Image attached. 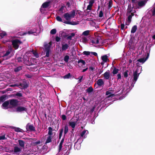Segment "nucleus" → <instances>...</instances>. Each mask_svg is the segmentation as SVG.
<instances>
[{"label": "nucleus", "instance_id": "1", "mask_svg": "<svg viewBox=\"0 0 155 155\" xmlns=\"http://www.w3.org/2000/svg\"><path fill=\"white\" fill-rule=\"evenodd\" d=\"M75 15V12L74 10L70 12L65 13L63 15L62 18H64L66 21L64 22V23L69 24L76 25V23H72L70 21L71 19L74 17Z\"/></svg>", "mask_w": 155, "mask_h": 155}, {"label": "nucleus", "instance_id": "2", "mask_svg": "<svg viewBox=\"0 0 155 155\" xmlns=\"http://www.w3.org/2000/svg\"><path fill=\"white\" fill-rule=\"evenodd\" d=\"M53 1L52 0H48L46 2L43 3L41 6L40 10H41V8H50L52 5Z\"/></svg>", "mask_w": 155, "mask_h": 155}, {"label": "nucleus", "instance_id": "3", "mask_svg": "<svg viewBox=\"0 0 155 155\" xmlns=\"http://www.w3.org/2000/svg\"><path fill=\"white\" fill-rule=\"evenodd\" d=\"M12 43L13 47L15 49H17L19 45L22 43L21 41L17 39L13 40Z\"/></svg>", "mask_w": 155, "mask_h": 155}, {"label": "nucleus", "instance_id": "4", "mask_svg": "<svg viewBox=\"0 0 155 155\" xmlns=\"http://www.w3.org/2000/svg\"><path fill=\"white\" fill-rule=\"evenodd\" d=\"M147 1V0H144V1L139 2L137 3V6L135 7L134 6L135 4H134V5H133V7L134 9L140 8L139 7H142L145 5Z\"/></svg>", "mask_w": 155, "mask_h": 155}, {"label": "nucleus", "instance_id": "5", "mask_svg": "<svg viewBox=\"0 0 155 155\" xmlns=\"http://www.w3.org/2000/svg\"><path fill=\"white\" fill-rule=\"evenodd\" d=\"M133 10H130V12H127V14H128L129 13H130V14L129 15L127 19L126 22V25H129L131 22V19L132 16L134 15L133 12Z\"/></svg>", "mask_w": 155, "mask_h": 155}, {"label": "nucleus", "instance_id": "6", "mask_svg": "<svg viewBox=\"0 0 155 155\" xmlns=\"http://www.w3.org/2000/svg\"><path fill=\"white\" fill-rule=\"evenodd\" d=\"M27 110V108L26 107L18 106L15 109V111L18 112H23L24 111L26 112Z\"/></svg>", "mask_w": 155, "mask_h": 155}, {"label": "nucleus", "instance_id": "7", "mask_svg": "<svg viewBox=\"0 0 155 155\" xmlns=\"http://www.w3.org/2000/svg\"><path fill=\"white\" fill-rule=\"evenodd\" d=\"M11 105L12 107H14L18 105H20L19 104V102L16 100H10V105Z\"/></svg>", "mask_w": 155, "mask_h": 155}, {"label": "nucleus", "instance_id": "8", "mask_svg": "<svg viewBox=\"0 0 155 155\" xmlns=\"http://www.w3.org/2000/svg\"><path fill=\"white\" fill-rule=\"evenodd\" d=\"M49 44H46L45 45V51H46V56L48 57L49 56V51L50 48V45Z\"/></svg>", "mask_w": 155, "mask_h": 155}, {"label": "nucleus", "instance_id": "9", "mask_svg": "<svg viewBox=\"0 0 155 155\" xmlns=\"http://www.w3.org/2000/svg\"><path fill=\"white\" fill-rule=\"evenodd\" d=\"M83 54L86 56L90 55L91 54H92L95 56H97V54L96 52L88 51H84L83 52Z\"/></svg>", "mask_w": 155, "mask_h": 155}, {"label": "nucleus", "instance_id": "10", "mask_svg": "<svg viewBox=\"0 0 155 155\" xmlns=\"http://www.w3.org/2000/svg\"><path fill=\"white\" fill-rule=\"evenodd\" d=\"M89 5L87 6L86 10H91L93 4L94 3L95 0H89Z\"/></svg>", "mask_w": 155, "mask_h": 155}, {"label": "nucleus", "instance_id": "11", "mask_svg": "<svg viewBox=\"0 0 155 155\" xmlns=\"http://www.w3.org/2000/svg\"><path fill=\"white\" fill-rule=\"evenodd\" d=\"M110 72L109 71H108L105 72L104 74V78L106 79H108L110 78Z\"/></svg>", "mask_w": 155, "mask_h": 155}, {"label": "nucleus", "instance_id": "12", "mask_svg": "<svg viewBox=\"0 0 155 155\" xmlns=\"http://www.w3.org/2000/svg\"><path fill=\"white\" fill-rule=\"evenodd\" d=\"M9 103L8 101H5L4 102L2 105V106L3 107V109H7L8 108V106L9 104Z\"/></svg>", "mask_w": 155, "mask_h": 155}, {"label": "nucleus", "instance_id": "13", "mask_svg": "<svg viewBox=\"0 0 155 155\" xmlns=\"http://www.w3.org/2000/svg\"><path fill=\"white\" fill-rule=\"evenodd\" d=\"M101 59L104 62H107L109 61V60L107 56L106 55H104L101 57Z\"/></svg>", "mask_w": 155, "mask_h": 155}, {"label": "nucleus", "instance_id": "14", "mask_svg": "<svg viewBox=\"0 0 155 155\" xmlns=\"http://www.w3.org/2000/svg\"><path fill=\"white\" fill-rule=\"evenodd\" d=\"M78 120V119H77L76 120L73 121H71L69 123V125L73 128H74L75 127L76 123Z\"/></svg>", "mask_w": 155, "mask_h": 155}, {"label": "nucleus", "instance_id": "15", "mask_svg": "<svg viewBox=\"0 0 155 155\" xmlns=\"http://www.w3.org/2000/svg\"><path fill=\"white\" fill-rule=\"evenodd\" d=\"M134 80L136 82L139 76V74L137 73V71L136 70L133 73Z\"/></svg>", "mask_w": 155, "mask_h": 155}, {"label": "nucleus", "instance_id": "16", "mask_svg": "<svg viewBox=\"0 0 155 155\" xmlns=\"http://www.w3.org/2000/svg\"><path fill=\"white\" fill-rule=\"evenodd\" d=\"M26 129L28 130H29L31 131L35 130V128L32 125L28 124L26 126Z\"/></svg>", "mask_w": 155, "mask_h": 155}, {"label": "nucleus", "instance_id": "17", "mask_svg": "<svg viewBox=\"0 0 155 155\" xmlns=\"http://www.w3.org/2000/svg\"><path fill=\"white\" fill-rule=\"evenodd\" d=\"M8 98L6 95H4L0 97V102L4 101Z\"/></svg>", "mask_w": 155, "mask_h": 155}, {"label": "nucleus", "instance_id": "18", "mask_svg": "<svg viewBox=\"0 0 155 155\" xmlns=\"http://www.w3.org/2000/svg\"><path fill=\"white\" fill-rule=\"evenodd\" d=\"M52 138V136L48 135L47 137L45 143H47L51 142V141Z\"/></svg>", "mask_w": 155, "mask_h": 155}, {"label": "nucleus", "instance_id": "19", "mask_svg": "<svg viewBox=\"0 0 155 155\" xmlns=\"http://www.w3.org/2000/svg\"><path fill=\"white\" fill-rule=\"evenodd\" d=\"M10 128L14 129L15 130L16 132H23V130L19 128H16L15 127L10 126Z\"/></svg>", "mask_w": 155, "mask_h": 155}, {"label": "nucleus", "instance_id": "20", "mask_svg": "<svg viewBox=\"0 0 155 155\" xmlns=\"http://www.w3.org/2000/svg\"><path fill=\"white\" fill-rule=\"evenodd\" d=\"M91 42L92 43L97 45L99 44V41L98 38H95L91 40Z\"/></svg>", "mask_w": 155, "mask_h": 155}, {"label": "nucleus", "instance_id": "21", "mask_svg": "<svg viewBox=\"0 0 155 155\" xmlns=\"http://www.w3.org/2000/svg\"><path fill=\"white\" fill-rule=\"evenodd\" d=\"M69 47V45L68 44H62V49L63 51L65 50L68 49Z\"/></svg>", "mask_w": 155, "mask_h": 155}, {"label": "nucleus", "instance_id": "22", "mask_svg": "<svg viewBox=\"0 0 155 155\" xmlns=\"http://www.w3.org/2000/svg\"><path fill=\"white\" fill-rule=\"evenodd\" d=\"M97 83L98 85L101 86L104 84V82L103 80L102 79H100L97 80Z\"/></svg>", "mask_w": 155, "mask_h": 155}, {"label": "nucleus", "instance_id": "23", "mask_svg": "<svg viewBox=\"0 0 155 155\" xmlns=\"http://www.w3.org/2000/svg\"><path fill=\"white\" fill-rule=\"evenodd\" d=\"M48 135H51L52 136V135H53V133H52V132L53 131V129L51 127H49L48 128Z\"/></svg>", "mask_w": 155, "mask_h": 155}, {"label": "nucleus", "instance_id": "24", "mask_svg": "<svg viewBox=\"0 0 155 155\" xmlns=\"http://www.w3.org/2000/svg\"><path fill=\"white\" fill-rule=\"evenodd\" d=\"M106 95H108L107 97L108 98L114 97V94H112V93L109 92V91H107L106 92Z\"/></svg>", "mask_w": 155, "mask_h": 155}, {"label": "nucleus", "instance_id": "25", "mask_svg": "<svg viewBox=\"0 0 155 155\" xmlns=\"http://www.w3.org/2000/svg\"><path fill=\"white\" fill-rule=\"evenodd\" d=\"M88 133V132L87 130H84L82 132L81 134V137H85V134H87Z\"/></svg>", "mask_w": 155, "mask_h": 155}, {"label": "nucleus", "instance_id": "26", "mask_svg": "<svg viewBox=\"0 0 155 155\" xmlns=\"http://www.w3.org/2000/svg\"><path fill=\"white\" fill-rule=\"evenodd\" d=\"M64 139H63L61 140V141L59 145V151H60L62 148V146L63 145V143L64 142Z\"/></svg>", "mask_w": 155, "mask_h": 155}, {"label": "nucleus", "instance_id": "27", "mask_svg": "<svg viewBox=\"0 0 155 155\" xmlns=\"http://www.w3.org/2000/svg\"><path fill=\"white\" fill-rule=\"evenodd\" d=\"M137 29V26L136 25H134L132 28L131 30L132 33H135Z\"/></svg>", "mask_w": 155, "mask_h": 155}, {"label": "nucleus", "instance_id": "28", "mask_svg": "<svg viewBox=\"0 0 155 155\" xmlns=\"http://www.w3.org/2000/svg\"><path fill=\"white\" fill-rule=\"evenodd\" d=\"M90 31L87 30L83 32L82 34V35L87 36L89 35Z\"/></svg>", "mask_w": 155, "mask_h": 155}, {"label": "nucleus", "instance_id": "29", "mask_svg": "<svg viewBox=\"0 0 155 155\" xmlns=\"http://www.w3.org/2000/svg\"><path fill=\"white\" fill-rule=\"evenodd\" d=\"M21 150L20 148L17 147H15L14 148V152L16 153H17L20 152Z\"/></svg>", "mask_w": 155, "mask_h": 155}, {"label": "nucleus", "instance_id": "30", "mask_svg": "<svg viewBox=\"0 0 155 155\" xmlns=\"http://www.w3.org/2000/svg\"><path fill=\"white\" fill-rule=\"evenodd\" d=\"M146 60V59H145L144 58H141L137 60V61L140 63H143Z\"/></svg>", "mask_w": 155, "mask_h": 155}, {"label": "nucleus", "instance_id": "31", "mask_svg": "<svg viewBox=\"0 0 155 155\" xmlns=\"http://www.w3.org/2000/svg\"><path fill=\"white\" fill-rule=\"evenodd\" d=\"M18 143L19 145L21 147H23L24 145V142L21 140H19Z\"/></svg>", "mask_w": 155, "mask_h": 155}, {"label": "nucleus", "instance_id": "32", "mask_svg": "<svg viewBox=\"0 0 155 155\" xmlns=\"http://www.w3.org/2000/svg\"><path fill=\"white\" fill-rule=\"evenodd\" d=\"M75 35V34L74 33H72L70 35L68 36L67 37V39L69 40H71L72 38L74 37Z\"/></svg>", "mask_w": 155, "mask_h": 155}, {"label": "nucleus", "instance_id": "33", "mask_svg": "<svg viewBox=\"0 0 155 155\" xmlns=\"http://www.w3.org/2000/svg\"><path fill=\"white\" fill-rule=\"evenodd\" d=\"M112 1H110L108 2V9H110V8L112 7Z\"/></svg>", "mask_w": 155, "mask_h": 155}, {"label": "nucleus", "instance_id": "34", "mask_svg": "<svg viewBox=\"0 0 155 155\" xmlns=\"http://www.w3.org/2000/svg\"><path fill=\"white\" fill-rule=\"evenodd\" d=\"M0 35L2 38H3L6 35V33L5 32L2 31L0 33Z\"/></svg>", "mask_w": 155, "mask_h": 155}, {"label": "nucleus", "instance_id": "35", "mask_svg": "<svg viewBox=\"0 0 155 155\" xmlns=\"http://www.w3.org/2000/svg\"><path fill=\"white\" fill-rule=\"evenodd\" d=\"M69 57L68 55H66L65 56L64 58V60L66 62H68V60L69 59Z\"/></svg>", "mask_w": 155, "mask_h": 155}, {"label": "nucleus", "instance_id": "36", "mask_svg": "<svg viewBox=\"0 0 155 155\" xmlns=\"http://www.w3.org/2000/svg\"><path fill=\"white\" fill-rule=\"evenodd\" d=\"M119 70L117 69L114 68L113 71V73L114 74H115L117 73Z\"/></svg>", "mask_w": 155, "mask_h": 155}, {"label": "nucleus", "instance_id": "37", "mask_svg": "<svg viewBox=\"0 0 155 155\" xmlns=\"http://www.w3.org/2000/svg\"><path fill=\"white\" fill-rule=\"evenodd\" d=\"M78 63H81L82 64L83 66H85V62L82 60H80L78 61Z\"/></svg>", "mask_w": 155, "mask_h": 155}, {"label": "nucleus", "instance_id": "38", "mask_svg": "<svg viewBox=\"0 0 155 155\" xmlns=\"http://www.w3.org/2000/svg\"><path fill=\"white\" fill-rule=\"evenodd\" d=\"M64 11V10H58L57 12L59 15H62L63 13H65V12L63 11Z\"/></svg>", "mask_w": 155, "mask_h": 155}, {"label": "nucleus", "instance_id": "39", "mask_svg": "<svg viewBox=\"0 0 155 155\" xmlns=\"http://www.w3.org/2000/svg\"><path fill=\"white\" fill-rule=\"evenodd\" d=\"M68 127L67 126H66L65 127L64 130V134H66L68 131Z\"/></svg>", "mask_w": 155, "mask_h": 155}, {"label": "nucleus", "instance_id": "40", "mask_svg": "<svg viewBox=\"0 0 155 155\" xmlns=\"http://www.w3.org/2000/svg\"><path fill=\"white\" fill-rule=\"evenodd\" d=\"M56 32V30L55 29H53L51 30V31H50V33L51 34H55Z\"/></svg>", "mask_w": 155, "mask_h": 155}, {"label": "nucleus", "instance_id": "41", "mask_svg": "<svg viewBox=\"0 0 155 155\" xmlns=\"http://www.w3.org/2000/svg\"><path fill=\"white\" fill-rule=\"evenodd\" d=\"M71 77V74L68 73V74L65 75L64 76V78L65 79L69 78Z\"/></svg>", "mask_w": 155, "mask_h": 155}, {"label": "nucleus", "instance_id": "42", "mask_svg": "<svg viewBox=\"0 0 155 155\" xmlns=\"http://www.w3.org/2000/svg\"><path fill=\"white\" fill-rule=\"evenodd\" d=\"M21 86L22 87V88H25L28 87V85L26 84H21Z\"/></svg>", "mask_w": 155, "mask_h": 155}, {"label": "nucleus", "instance_id": "43", "mask_svg": "<svg viewBox=\"0 0 155 155\" xmlns=\"http://www.w3.org/2000/svg\"><path fill=\"white\" fill-rule=\"evenodd\" d=\"M103 13L102 10H101L99 12V16L100 18H101L103 17Z\"/></svg>", "mask_w": 155, "mask_h": 155}, {"label": "nucleus", "instance_id": "44", "mask_svg": "<svg viewBox=\"0 0 155 155\" xmlns=\"http://www.w3.org/2000/svg\"><path fill=\"white\" fill-rule=\"evenodd\" d=\"M10 54V51L9 49H8V51L4 54L3 57H5L8 56Z\"/></svg>", "mask_w": 155, "mask_h": 155}, {"label": "nucleus", "instance_id": "45", "mask_svg": "<svg viewBox=\"0 0 155 155\" xmlns=\"http://www.w3.org/2000/svg\"><path fill=\"white\" fill-rule=\"evenodd\" d=\"M87 41V38L86 37H83L82 38V41L84 43L86 42Z\"/></svg>", "mask_w": 155, "mask_h": 155}, {"label": "nucleus", "instance_id": "46", "mask_svg": "<svg viewBox=\"0 0 155 155\" xmlns=\"http://www.w3.org/2000/svg\"><path fill=\"white\" fill-rule=\"evenodd\" d=\"M56 19L59 21H62V19L59 16H57L56 17Z\"/></svg>", "mask_w": 155, "mask_h": 155}, {"label": "nucleus", "instance_id": "47", "mask_svg": "<svg viewBox=\"0 0 155 155\" xmlns=\"http://www.w3.org/2000/svg\"><path fill=\"white\" fill-rule=\"evenodd\" d=\"M93 88L91 87H89L88 89H87V91L88 92H91L93 91Z\"/></svg>", "mask_w": 155, "mask_h": 155}, {"label": "nucleus", "instance_id": "48", "mask_svg": "<svg viewBox=\"0 0 155 155\" xmlns=\"http://www.w3.org/2000/svg\"><path fill=\"white\" fill-rule=\"evenodd\" d=\"M21 67H19L16 68L15 69V72H17L20 70H21Z\"/></svg>", "mask_w": 155, "mask_h": 155}, {"label": "nucleus", "instance_id": "49", "mask_svg": "<svg viewBox=\"0 0 155 155\" xmlns=\"http://www.w3.org/2000/svg\"><path fill=\"white\" fill-rule=\"evenodd\" d=\"M124 75L125 78H127L128 77V71H126L124 72Z\"/></svg>", "mask_w": 155, "mask_h": 155}, {"label": "nucleus", "instance_id": "50", "mask_svg": "<svg viewBox=\"0 0 155 155\" xmlns=\"http://www.w3.org/2000/svg\"><path fill=\"white\" fill-rule=\"evenodd\" d=\"M83 76H80L79 78H78V83H80L81 82V81H82V80L83 79Z\"/></svg>", "mask_w": 155, "mask_h": 155}, {"label": "nucleus", "instance_id": "51", "mask_svg": "<svg viewBox=\"0 0 155 155\" xmlns=\"http://www.w3.org/2000/svg\"><path fill=\"white\" fill-rule=\"evenodd\" d=\"M66 6H67L68 8L70 7L71 6V5L69 2H67Z\"/></svg>", "mask_w": 155, "mask_h": 155}, {"label": "nucleus", "instance_id": "52", "mask_svg": "<svg viewBox=\"0 0 155 155\" xmlns=\"http://www.w3.org/2000/svg\"><path fill=\"white\" fill-rule=\"evenodd\" d=\"M63 129H62L60 131V134H59V138H60V137L61 136V135H62V134L63 133Z\"/></svg>", "mask_w": 155, "mask_h": 155}, {"label": "nucleus", "instance_id": "53", "mask_svg": "<svg viewBox=\"0 0 155 155\" xmlns=\"http://www.w3.org/2000/svg\"><path fill=\"white\" fill-rule=\"evenodd\" d=\"M33 54L36 57V58H38L39 57V56L36 52H34Z\"/></svg>", "mask_w": 155, "mask_h": 155}, {"label": "nucleus", "instance_id": "54", "mask_svg": "<svg viewBox=\"0 0 155 155\" xmlns=\"http://www.w3.org/2000/svg\"><path fill=\"white\" fill-rule=\"evenodd\" d=\"M5 137L4 135L0 136V140L5 139Z\"/></svg>", "mask_w": 155, "mask_h": 155}, {"label": "nucleus", "instance_id": "55", "mask_svg": "<svg viewBox=\"0 0 155 155\" xmlns=\"http://www.w3.org/2000/svg\"><path fill=\"white\" fill-rule=\"evenodd\" d=\"M117 79H120L121 78V74H118L117 75Z\"/></svg>", "mask_w": 155, "mask_h": 155}, {"label": "nucleus", "instance_id": "56", "mask_svg": "<svg viewBox=\"0 0 155 155\" xmlns=\"http://www.w3.org/2000/svg\"><path fill=\"white\" fill-rule=\"evenodd\" d=\"M56 41L57 42L59 41L60 40V38L58 36H57L55 38Z\"/></svg>", "mask_w": 155, "mask_h": 155}, {"label": "nucleus", "instance_id": "57", "mask_svg": "<svg viewBox=\"0 0 155 155\" xmlns=\"http://www.w3.org/2000/svg\"><path fill=\"white\" fill-rule=\"evenodd\" d=\"M125 27V25L124 24H121V29L123 30L124 29Z\"/></svg>", "mask_w": 155, "mask_h": 155}, {"label": "nucleus", "instance_id": "58", "mask_svg": "<svg viewBox=\"0 0 155 155\" xmlns=\"http://www.w3.org/2000/svg\"><path fill=\"white\" fill-rule=\"evenodd\" d=\"M16 95L18 97H21L22 94L20 93H18L16 94Z\"/></svg>", "mask_w": 155, "mask_h": 155}, {"label": "nucleus", "instance_id": "59", "mask_svg": "<svg viewBox=\"0 0 155 155\" xmlns=\"http://www.w3.org/2000/svg\"><path fill=\"white\" fill-rule=\"evenodd\" d=\"M62 118L63 120H65L66 119V117L65 115H62Z\"/></svg>", "mask_w": 155, "mask_h": 155}, {"label": "nucleus", "instance_id": "60", "mask_svg": "<svg viewBox=\"0 0 155 155\" xmlns=\"http://www.w3.org/2000/svg\"><path fill=\"white\" fill-rule=\"evenodd\" d=\"M89 69L91 71H93L94 68L92 67H91L89 68Z\"/></svg>", "mask_w": 155, "mask_h": 155}, {"label": "nucleus", "instance_id": "61", "mask_svg": "<svg viewBox=\"0 0 155 155\" xmlns=\"http://www.w3.org/2000/svg\"><path fill=\"white\" fill-rule=\"evenodd\" d=\"M64 8H66L65 6L64 5H62L61 8L59 9V10H63Z\"/></svg>", "mask_w": 155, "mask_h": 155}, {"label": "nucleus", "instance_id": "62", "mask_svg": "<svg viewBox=\"0 0 155 155\" xmlns=\"http://www.w3.org/2000/svg\"><path fill=\"white\" fill-rule=\"evenodd\" d=\"M103 70H100L99 71V74H101L103 72Z\"/></svg>", "mask_w": 155, "mask_h": 155}, {"label": "nucleus", "instance_id": "63", "mask_svg": "<svg viewBox=\"0 0 155 155\" xmlns=\"http://www.w3.org/2000/svg\"><path fill=\"white\" fill-rule=\"evenodd\" d=\"M34 32H33V31H29L28 32V34H32L34 33Z\"/></svg>", "mask_w": 155, "mask_h": 155}, {"label": "nucleus", "instance_id": "64", "mask_svg": "<svg viewBox=\"0 0 155 155\" xmlns=\"http://www.w3.org/2000/svg\"><path fill=\"white\" fill-rule=\"evenodd\" d=\"M153 15H155V10H153Z\"/></svg>", "mask_w": 155, "mask_h": 155}]
</instances>
